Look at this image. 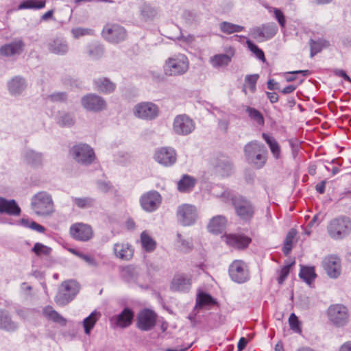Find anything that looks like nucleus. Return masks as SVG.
<instances>
[{"instance_id": "f257e3e1", "label": "nucleus", "mask_w": 351, "mask_h": 351, "mask_svg": "<svg viewBox=\"0 0 351 351\" xmlns=\"http://www.w3.org/2000/svg\"><path fill=\"white\" fill-rule=\"evenodd\" d=\"M225 200L232 199L235 212L240 219L250 221L255 213V208L252 202L243 197H233L230 191H224L221 195Z\"/></svg>"}, {"instance_id": "f03ea898", "label": "nucleus", "mask_w": 351, "mask_h": 351, "mask_svg": "<svg viewBox=\"0 0 351 351\" xmlns=\"http://www.w3.org/2000/svg\"><path fill=\"white\" fill-rule=\"evenodd\" d=\"M327 233L333 240H342L351 233V219L346 216L332 219L328 223Z\"/></svg>"}, {"instance_id": "7ed1b4c3", "label": "nucleus", "mask_w": 351, "mask_h": 351, "mask_svg": "<svg viewBox=\"0 0 351 351\" xmlns=\"http://www.w3.org/2000/svg\"><path fill=\"white\" fill-rule=\"evenodd\" d=\"M189 61L182 53L174 54L169 57L163 65V71L167 76H179L189 70Z\"/></svg>"}, {"instance_id": "20e7f679", "label": "nucleus", "mask_w": 351, "mask_h": 351, "mask_svg": "<svg viewBox=\"0 0 351 351\" xmlns=\"http://www.w3.org/2000/svg\"><path fill=\"white\" fill-rule=\"evenodd\" d=\"M245 156L249 163L256 168H262L267 160V149L264 145L256 141L247 143L244 147Z\"/></svg>"}, {"instance_id": "39448f33", "label": "nucleus", "mask_w": 351, "mask_h": 351, "mask_svg": "<svg viewBox=\"0 0 351 351\" xmlns=\"http://www.w3.org/2000/svg\"><path fill=\"white\" fill-rule=\"evenodd\" d=\"M31 206L34 212L39 216H47L54 211L52 197L45 191L38 192L32 197Z\"/></svg>"}, {"instance_id": "423d86ee", "label": "nucleus", "mask_w": 351, "mask_h": 351, "mask_svg": "<svg viewBox=\"0 0 351 351\" xmlns=\"http://www.w3.org/2000/svg\"><path fill=\"white\" fill-rule=\"evenodd\" d=\"M79 291L80 285L75 280H66L59 287L55 301L60 306H65L74 299Z\"/></svg>"}, {"instance_id": "0eeeda50", "label": "nucleus", "mask_w": 351, "mask_h": 351, "mask_svg": "<svg viewBox=\"0 0 351 351\" xmlns=\"http://www.w3.org/2000/svg\"><path fill=\"white\" fill-rule=\"evenodd\" d=\"M328 317L334 325L337 327H341L348 322L349 313L345 306L342 304H333L328 309Z\"/></svg>"}, {"instance_id": "6e6552de", "label": "nucleus", "mask_w": 351, "mask_h": 351, "mask_svg": "<svg viewBox=\"0 0 351 351\" xmlns=\"http://www.w3.org/2000/svg\"><path fill=\"white\" fill-rule=\"evenodd\" d=\"M195 129L194 121L186 114L177 115L173 123V130L178 134L186 136L192 133Z\"/></svg>"}, {"instance_id": "1a4fd4ad", "label": "nucleus", "mask_w": 351, "mask_h": 351, "mask_svg": "<svg viewBox=\"0 0 351 351\" xmlns=\"http://www.w3.org/2000/svg\"><path fill=\"white\" fill-rule=\"evenodd\" d=\"M229 275L235 282L244 283L250 278L249 271L244 261H234L229 267Z\"/></svg>"}, {"instance_id": "9d476101", "label": "nucleus", "mask_w": 351, "mask_h": 351, "mask_svg": "<svg viewBox=\"0 0 351 351\" xmlns=\"http://www.w3.org/2000/svg\"><path fill=\"white\" fill-rule=\"evenodd\" d=\"M103 37L110 43H119L127 37L125 28L117 24H107L102 31Z\"/></svg>"}, {"instance_id": "9b49d317", "label": "nucleus", "mask_w": 351, "mask_h": 351, "mask_svg": "<svg viewBox=\"0 0 351 351\" xmlns=\"http://www.w3.org/2000/svg\"><path fill=\"white\" fill-rule=\"evenodd\" d=\"M70 152L77 162L82 164H90L95 159L93 149L86 144L73 146Z\"/></svg>"}, {"instance_id": "f8f14e48", "label": "nucleus", "mask_w": 351, "mask_h": 351, "mask_svg": "<svg viewBox=\"0 0 351 351\" xmlns=\"http://www.w3.org/2000/svg\"><path fill=\"white\" fill-rule=\"evenodd\" d=\"M69 233L72 238L80 241H88L93 236L91 226L84 223H75L71 226Z\"/></svg>"}, {"instance_id": "ddd939ff", "label": "nucleus", "mask_w": 351, "mask_h": 351, "mask_svg": "<svg viewBox=\"0 0 351 351\" xmlns=\"http://www.w3.org/2000/svg\"><path fill=\"white\" fill-rule=\"evenodd\" d=\"M157 315L150 309L144 308L137 315V327L143 331L152 329L156 325Z\"/></svg>"}, {"instance_id": "4468645a", "label": "nucleus", "mask_w": 351, "mask_h": 351, "mask_svg": "<svg viewBox=\"0 0 351 351\" xmlns=\"http://www.w3.org/2000/svg\"><path fill=\"white\" fill-rule=\"evenodd\" d=\"M197 215L195 207L191 204H184L178 208V220L183 226L192 225L195 221Z\"/></svg>"}, {"instance_id": "2eb2a0df", "label": "nucleus", "mask_w": 351, "mask_h": 351, "mask_svg": "<svg viewBox=\"0 0 351 351\" xmlns=\"http://www.w3.org/2000/svg\"><path fill=\"white\" fill-rule=\"evenodd\" d=\"M134 114L138 118L152 120L158 117V108L152 102H143L134 107Z\"/></svg>"}, {"instance_id": "dca6fc26", "label": "nucleus", "mask_w": 351, "mask_h": 351, "mask_svg": "<svg viewBox=\"0 0 351 351\" xmlns=\"http://www.w3.org/2000/svg\"><path fill=\"white\" fill-rule=\"evenodd\" d=\"M82 106L89 111L99 112L106 107V101L95 94H88L82 99Z\"/></svg>"}, {"instance_id": "f3484780", "label": "nucleus", "mask_w": 351, "mask_h": 351, "mask_svg": "<svg viewBox=\"0 0 351 351\" xmlns=\"http://www.w3.org/2000/svg\"><path fill=\"white\" fill-rule=\"evenodd\" d=\"M142 208L147 212L156 210L161 203L160 195L156 191H149L144 194L140 199Z\"/></svg>"}, {"instance_id": "a211bd4d", "label": "nucleus", "mask_w": 351, "mask_h": 351, "mask_svg": "<svg viewBox=\"0 0 351 351\" xmlns=\"http://www.w3.org/2000/svg\"><path fill=\"white\" fill-rule=\"evenodd\" d=\"M322 265L330 278H337L340 276L341 271V261L337 256H326L322 261Z\"/></svg>"}, {"instance_id": "6ab92c4d", "label": "nucleus", "mask_w": 351, "mask_h": 351, "mask_svg": "<svg viewBox=\"0 0 351 351\" xmlns=\"http://www.w3.org/2000/svg\"><path fill=\"white\" fill-rule=\"evenodd\" d=\"M154 158L165 167L171 166L176 161V151L170 147H162L156 152Z\"/></svg>"}, {"instance_id": "aec40b11", "label": "nucleus", "mask_w": 351, "mask_h": 351, "mask_svg": "<svg viewBox=\"0 0 351 351\" xmlns=\"http://www.w3.org/2000/svg\"><path fill=\"white\" fill-rule=\"evenodd\" d=\"M191 285V276L185 274H179L173 277L171 289L176 291H188Z\"/></svg>"}, {"instance_id": "412c9836", "label": "nucleus", "mask_w": 351, "mask_h": 351, "mask_svg": "<svg viewBox=\"0 0 351 351\" xmlns=\"http://www.w3.org/2000/svg\"><path fill=\"white\" fill-rule=\"evenodd\" d=\"M113 252L114 256L122 261L130 260L134 254L131 245L128 243H117L114 245Z\"/></svg>"}, {"instance_id": "4be33fe9", "label": "nucleus", "mask_w": 351, "mask_h": 351, "mask_svg": "<svg viewBox=\"0 0 351 351\" xmlns=\"http://www.w3.org/2000/svg\"><path fill=\"white\" fill-rule=\"evenodd\" d=\"M21 210L14 199H7L0 197V213L19 216Z\"/></svg>"}, {"instance_id": "5701e85b", "label": "nucleus", "mask_w": 351, "mask_h": 351, "mask_svg": "<svg viewBox=\"0 0 351 351\" xmlns=\"http://www.w3.org/2000/svg\"><path fill=\"white\" fill-rule=\"evenodd\" d=\"M134 312L129 308H125L119 315L113 317L112 320L117 326L120 328H127L130 326L134 319Z\"/></svg>"}, {"instance_id": "b1692460", "label": "nucleus", "mask_w": 351, "mask_h": 351, "mask_svg": "<svg viewBox=\"0 0 351 351\" xmlns=\"http://www.w3.org/2000/svg\"><path fill=\"white\" fill-rule=\"evenodd\" d=\"M226 243L237 249L246 248L251 242V239L242 234H228L226 236Z\"/></svg>"}, {"instance_id": "393cba45", "label": "nucleus", "mask_w": 351, "mask_h": 351, "mask_svg": "<svg viewBox=\"0 0 351 351\" xmlns=\"http://www.w3.org/2000/svg\"><path fill=\"white\" fill-rule=\"evenodd\" d=\"M24 43L21 40H15L13 42L4 45L0 48V54L9 57L20 54L23 49Z\"/></svg>"}, {"instance_id": "a878e982", "label": "nucleus", "mask_w": 351, "mask_h": 351, "mask_svg": "<svg viewBox=\"0 0 351 351\" xmlns=\"http://www.w3.org/2000/svg\"><path fill=\"white\" fill-rule=\"evenodd\" d=\"M27 87V83L24 78L15 76L8 82V89L10 95L13 96L20 95Z\"/></svg>"}, {"instance_id": "bb28decb", "label": "nucleus", "mask_w": 351, "mask_h": 351, "mask_svg": "<svg viewBox=\"0 0 351 351\" xmlns=\"http://www.w3.org/2000/svg\"><path fill=\"white\" fill-rule=\"evenodd\" d=\"M49 50L55 54L64 55L69 51V45L64 38H56L49 43Z\"/></svg>"}, {"instance_id": "cd10ccee", "label": "nucleus", "mask_w": 351, "mask_h": 351, "mask_svg": "<svg viewBox=\"0 0 351 351\" xmlns=\"http://www.w3.org/2000/svg\"><path fill=\"white\" fill-rule=\"evenodd\" d=\"M226 224V219L223 216L218 215L213 217L208 225L209 232L218 234L221 232Z\"/></svg>"}, {"instance_id": "c85d7f7f", "label": "nucleus", "mask_w": 351, "mask_h": 351, "mask_svg": "<svg viewBox=\"0 0 351 351\" xmlns=\"http://www.w3.org/2000/svg\"><path fill=\"white\" fill-rule=\"evenodd\" d=\"M216 169L222 176H227L232 173L233 165L228 158L222 156L218 159Z\"/></svg>"}, {"instance_id": "c756f323", "label": "nucleus", "mask_w": 351, "mask_h": 351, "mask_svg": "<svg viewBox=\"0 0 351 351\" xmlns=\"http://www.w3.org/2000/svg\"><path fill=\"white\" fill-rule=\"evenodd\" d=\"M196 184V180L189 175H184L178 183V189L182 193L192 191Z\"/></svg>"}, {"instance_id": "7c9ffc66", "label": "nucleus", "mask_w": 351, "mask_h": 351, "mask_svg": "<svg viewBox=\"0 0 351 351\" xmlns=\"http://www.w3.org/2000/svg\"><path fill=\"white\" fill-rule=\"evenodd\" d=\"M18 325L12 320L9 314L4 311L0 310V328L7 331H14Z\"/></svg>"}, {"instance_id": "2f4dec72", "label": "nucleus", "mask_w": 351, "mask_h": 351, "mask_svg": "<svg viewBox=\"0 0 351 351\" xmlns=\"http://www.w3.org/2000/svg\"><path fill=\"white\" fill-rule=\"evenodd\" d=\"M233 53L230 54H217L210 59V62L215 68L226 66L231 62Z\"/></svg>"}, {"instance_id": "473e14b6", "label": "nucleus", "mask_w": 351, "mask_h": 351, "mask_svg": "<svg viewBox=\"0 0 351 351\" xmlns=\"http://www.w3.org/2000/svg\"><path fill=\"white\" fill-rule=\"evenodd\" d=\"M95 84L98 90L104 93H110L114 90L116 85L106 77L99 78L95 80Z\"/></svg>"}, {"instance_id": "72a5a7b5", "label": "nucleus", "mask_w": 351, "mask_h": 351, "mask_svg": "<svg viewBox=\"0 0 351 351\" xmlns=\"http://www.w3.org/2000/svg\"><path fill=\"white\" fill-rule=\"evenodd\" d=\"M101 317L99 312L94 311L83 321L84 332L86 335H90L92 329L94 328L96 322Z\"/></svg>"}, {"instance_id": "f704fd0d", "label": "nucleus", "mask_w": 351, "mask_h": 351, "mask_svg": "<svg viewBox=\"0 0 351 351\" xmlns=\"http://www.w3.org/2000/svg\"><path fill=\"white\" fill-rule=\"evenodd\" d=\"M262 136L267 143L274 157L276 159L279 158L281 150L280 145L277 141L273 136L265 133H263Z\"/></svg>"}, {"instance_id": "c9c22d12", "label": "nucleus", "mask_w": 351, "mask_h": 351, "mask_svg": "<svg viewBox=\"0 0 351 351\" xmlns=\"http://www.w3.org/2000/svg\"><path fill=\"white\" fill-rule=\"evenodd\" d=\"M43 314L48 319H51L54 322L58 323L61 326H65L66 324V319L60 315L57 311L53 310L51 306H46L43 309Z\"/></svg>"}, {"instance_id": "e433bc0d", "label": "nucleus", "mask_w": 351, "mask_h": 351, "mask_svg": "<svg viewBox=\"0 0 351 351\" xmlns=\"http://www.w3.org/2000/svg\"><path fill=\"white\" fill-rule=\"evenodd\" d=\"M141 243L143 249L147 252H152L156 247V241L145 231L141 234Z\"/></svg>"}, {"instance_id": "4c0bfd02", "label": "nucleus", "mask_w": 351, "mask_h": 351, "mask_svg": "<svg viewBox=\"0 0 351 351\" xmlns=\"http://www.w3.org/2000/svg\"><path fill=\"white\" fill-rule=\"evenodd\" d=\"M299 276L308 285H311L315 279L317 275L313 267H302Z\"/></svg>"}, {"instance_id": "58836bf2", "label": "nucleus", "mask_w": 351, "mask_h": 351, "mask_svg": "<svg viewBox=\"0 0 351 351\" xmlns=\"http://www.w3.org/2000/svg\"><path fill=\"white\" fill-rule=\"evenodd\" d=\"M72 202L75 206L80 209H86L92 208L95 206V199L90 197H71Z\"/></svg>"}, {"instance_id": "ea45409f", "label": "nucleus", "mask_w": 351, "mask_h": 351, "mask_svg": "<svg viewBox=\"0 0 351 351\" xmlns=\"http://www.w3.org/2000/svg\"><path fill=\"white\" fill-rule=\"evenodd\" d=\"M46 1L45 0H25L21 2L19 6V10L34 9L39 10L45 8Z\"/></svg>"}, {"instance_id": "a19ab883", "label": "nucleus", "mask_w": 351, "mask_h": 351, "mask_svg": "<svg viewBox=\"0 0 351 351\" xmlns=\"http://www.w3.org/2000/svg\"><path fill=\"white\" fill-rule=\"evenodd\" d=\"M215 304V301L209 294L199 293L197 296L195 308H200Z\"/></svg>"}, {"instance_id": "79ce46f5", "label": "nucleus", "mask_w": 351, "mask_h": 351, "mask_svg": "<svg viewBox=\"0 0 351 351\" xmlns=\"http://www.w3.org/2000/svg\"><path fill=\"white\" fill-rule=\"evenodd\" d=\"M219 29L222 32L227 34H230L243 31L244 29V27L223 21L219 24Z\"/></svg>"}, {"instance_id": "37998d69", "label": "nucleus", "mask_w": 351, "mask_h": 351, "mask_svg": "<svg viewBox=\"0 0 351 351\" xmlns=\"http://www.w3.org/2000/svg\"><path fill=\"white\" fill-rule=\"evenodd\" d=\"M25 158L27 162L32 165H40L41 164L43 160L42 154L33 150L27 151L25 155Z\"/></svg>"}, {"instance_id": "c03bdc74", "label": "nucleus", "mask_w": 351, "mask_h": 351, "mask_svg": "<svg viewBox=\"0 0 351 351\" xmlns=\"http://www.w3.org/2000/svg\"><path fill=\"white\" fill-rule=\"evenodd\" d=\"M245 111L251 119L256 121L258 125H264V117L261 112H259L258 110L250 106H247Z\"/></svg>"}, {"instance_id": "a18cd8bd", "label": "nucleus", "mask_w": 351, "mask_h": 351, "mask_svg": "<svg viewBox=\"0 0 351 351\" xmlns=\"http://www.w3.org/2000/svg\"><path fill=\"white\" fill-rule=\"evenodd\" d=\"M157 13V10L149 4L144 3L141 8V14L145 20L153 19Z\"/></svg>"}, {"instance_id": "49530a36", "label": "nucleus", "mask_w": 351, "mask_h": 351, "mask_svg": "<svg viewBox=\"0 0 351 351\" xmlns=\"http://www.w3.org/2000/svg\"><path fill=\"white\" fill-rule=\"evenodd\" d=\"M261 27L263 29L265 40H268L274 37L278 31V28L274 23H267Z\"/></svg>"}, {"instance_id": "de8ad7c7", "label": "nucleus", "mask_w": 351, "mask_h": 351, "mask_svg": "<svg viewBox=\"0 0 351 351\" xmlns=\"http://www.w3.org/2000/svg\"><path fill=\"white\" fill-rule=\"evenodd\" d=\"M121 276L127 282H131L136 278V269L132 265L126 266L121 269Z\"/></svg>"}, {"instance_id": "09e8293b", "label": "nucleus", "mask_w": 351, "mask_h": 351, "mask_svg": "<svg viewBox=\"0 0 351 351\" xmlns=\"http://www.w3.org/2000/svg\"><path fill=\"white\" fill-rule=\"evenodd\" d=\"M20 223L24 227L31 228L32 230H36L40 233H44L45 231V228L44 226L27 219H21Z\"/></svg>"}, {"instance_id": "8fccbe9b", "label": "nucleus", "mask_w": 351, "mask_h": 351, "mask_svg": "<svg viewBox=\"0 0 351 351\" xmlns=\"http://www.w3.org/2000/svg\"><path fill=\"white\" fill-rule=\"evenodd\" d=\"M32 251L38 256H49L51 254V249L43 243H36Z\"/></svg>"}, {"instance_id": "3c124183", "label": "nucleus", "mask_w": 351, "mask_h": 351, "mask_svg": "<svg viewBox=\"0 0 351 351\" xmlns=\"http://www.w3.org/2000/svg\"><path fill=\"white\" fill-rule=\"evenodd\" d=\"M246 44L248 49L256 56V57L263 62H265L264 52L257 45L253 43L250 40L247 39Z\"/></svg>"}, {"instance_id": "603ef678", "label": "nucleus", "mask_w": 351, "mask_h": 351, "mask_svg": "<svg viewBox=\"0 0 351 351\" xmlns=\"http://www.w3.org/2000/svg\"><path fill=\"white\" fill-rule=\"evenodd\" d=\"M326 43L327 42L325 40L314 41L313 40H311V57H313L315 55L320 52L322 48L326 46Z\"/></svg>"}, {"instance_id": "864d4df0", "label": "nucleus", "mask_w": 351, "mask_h": 351, "mask_svg": "<svg viewBox=\"0 0 351 351\" xmlns=\"http://www.w3.org/2000/svg\"><path fill=\"white\" fill-rule=\"evenodd\" d=\"M58 123L61 126L70 127L75 123L73 117L69 113H62L60 115Z\"/></svg>"}, {"instance_id": "5fc2aeb1", "label": "nucleus", "mask_w": 351, "mask_h": 351, "mask_svg": "<svg viewBox=\"0 0 351 351\" xmlns=\"http://www.w3.org/2000/svg\"><path fill=\"white\" fill-rule=\"evenodd\" d=\"M289 324L290 328L296 333L300 334L302 329L300 326V322L298 317L294 314L291 313L289 318Z\"/></svg>"}, {"instance_id": "6e6d98bb", "label": "nucleus", "mask_w": 351, "mask_h": 351, "mask_svg": "<svg viewBox=\"0 0 351 351\" xmlns=\"http://www.w3.org/2000/svg\"><path fill=\"white\" fill-rule=\"evenodd\" d=\"M73 36L77 39L81 36L86 35H92L93 30L88 28L76 27L71 29Z\"/></svg>"}, {"instance_id": "4d7b16f0", "label": "nucleus", "mask_w": 351, "mask_h": 351, "mask_svg": "<svg viewBox=\"0 0 351 351\" xmlns=\"http://www.w3.org/2000/svg\"><path fill=\"white\" fill-rule=\"evenodd\" d=\"M70 252L72 254H73L75 256H77V257H79V258H82V260H84L85 262H86L89 265H93L95 264V258L93 256H90V255L83 254L82 252H81L80 251H77V250H75V249H71L70 250Z\"/></svg>"}, {"instance_id": "13d9d810", "label": "nucleus", "mask_w": 351, "mask_h": 351, "mask_svg": "<svg viewBox=\"0 0 351 351\" xmlns=\"http://www.w3.org/2000/svg\"><path fill=\"white\" fill-rule=\"evenodd\" d=\"M103 49L98 45H90L88 47V55L92 58H99L103 54Z\"/></svg>"}, {"instance_id": "bf43d9fd", "label": "nucleus", "mask_w": 351, "mask_h": 351, "mask_svg": "<svg viewBox=\"0 0 351 351\" xmlns=\"http://www.w3.org/2000/svg\"><path fill=\"white\" fill-rule=\"evenodd\" d=\"M258 79V74L248 75L245 77V83L248 84L249 89L252 93H254L256 90V84Z\"/></svg>"}, {"instance_id": "052dcab7", "label": "nucleus", "mask_w": 351, "mask_h": 351, "mask_svg": "<svg viewBox=\"0 0 351 351\" xmlns=\"http://www.w3.org/2000/svg\"><path fill=\"white\" fill-rule=\"evenodd\" d=\"M178 243H180V247L182 251H189L192 248V243L189 240H185L182 238L180 233L177 234Z\"/></svg>"}, {"instance_id": "680f3d73", "label": "nucleus", "mask_w": 351, "mask_h": 351, "mask_svg": "<svg viewBox=\"0 0 351 351\" xmlns=\"http://www.w3.org/2000/svg\"><path fill=\"white\" fill-rule=\"evenodd\" d=\"M250 35L254 39L265 40L264 34L261 27H255L250 29Z\"/></svg>"}, {"instance_id": "e2e57ef3", "label": "nucleus", "mask_w": 351, "mask_h": 351, "mask_svg": "<svg viewBox=\"0 0 351 351\" xmlns=\"http://www.w3.org/2000/svg\"><path fill=\"white\" fill-rule=\"evenodd\" d=\"M272 10L274 11L275 18L278 21L279 25L282 28H284L285 27L286 23V20L284 14L281 12L280 10L278 8H272Z\"/></svg>"}, {"instance_id": "0e129e2a", "label": "nucleus", "mask_w": 351, "mask_h": 351, "mask_svg": "<svg viewBox=\"0 0 351 351\" xmlns=\"http://www.w3.org/2000/svg\"><path fill=\"white\" fill-rule=\"evenodd\" d=\"M290 267L291 265H285L280 270L279 277L278 278V282L279 284H282L286 280L289 274Z\"/></svg>"}, {"instance_id": "69168bd1", "label": "nucleus", "mask_w": 351, "mask_h": 351, "mask_svg": "<svg viewBox=\"0 0 351 351\" xmlns=\"http://www.w3.org/2000/svg\"><path fill=\"white\" fill-rule=\"evenodd\" d=\"M48 98L52 101H63L67 97L64 93H56L49 95Z\"/></svg>"}, {"instance_id": "338daca9", "label": "nucleus", "mask_w": 351, "mask_h": 351, "mask_svg": "<svg viewBox=\"0 0 351 351\" xmlns=\"http://www.w3.org/2000/svg\"><path fill=\"white\" fill-rule=\"evenodd\" d=\"M98 189L103 193H107L111 189V185L108 182H98Z\"/></svg>"}, {"instance_id": "774afa93", "label": "nucleus", "mask_w": 351, "mask_h": 351, "mask_svg": "<svg viewBox=\"0 0 351 351\" xmlns=\"http://www.w3.org/2000/svg\"><path fill=\"white\" fill-rule=\"evenodd\" d=\"M297 232L294 229H291L287 234L285 243L291 244L293 243V239L296 236Z\"/></svg>"}]
</instances>
